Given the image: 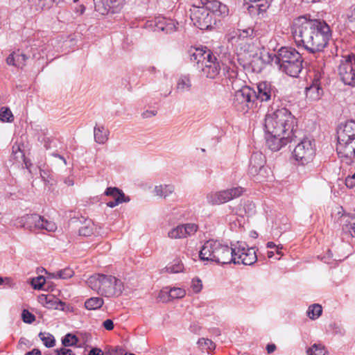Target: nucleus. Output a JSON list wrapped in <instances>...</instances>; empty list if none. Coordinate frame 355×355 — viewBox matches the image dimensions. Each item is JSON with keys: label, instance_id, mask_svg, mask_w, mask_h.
<instances>
[{"label": "nucleus", "instance_id": "obj_31", "mask_svg": "<svg viewBox=\"0 0 355 355\" xmlns=\"http://www.w3.org/2000/svg\"><path fill=\"white\" fill-rule=\"evenodd\" d=\"M220 67L219 63L213 64V65L204 66L202 68L203 75L209 78H215L220 72Z\"/></svg>", "mask_w": 355, "mask_h": 355}, {"label": "nucleus", "instance_id": "obj_59", "mask_svg": "<svg viewBox=\"0 0 355 355\" xmlns=\"http://www.w3.org/2000/svg\"><path fill=\"white\" fill-rule=\"evenodd\" d=\"M104 328L107 330H112L114 328V323L112 320L107 319L103 322Z\"/></svg>", "mask_w": 355, "mask_h": 355}, {"label": "nucleus", "instance_id": "obj_8", "mask_svg": "<svg viewBox=\"0 0 355 355\" xmlns=\"http://www.w3.org/2000/svg\"><path fill=\"white\" fill-rule=\"evenodd\" d=\"M315 155L314 141L303 139L295 148L293 155L295 159L302 165L311 162Z\"/></svg>", "mask_w": 355, "mask_h": 355}, {"label": "nucleus", "instance_id": "obj_3", "mask_svg": "<svg viewBox=\"0 0 355 355\" xmlns=\"http://www.w3.org/2000/svg\"><path fill=\"white\" fill-rule=\"evenodd\" d=\"M234 245L229 247L217 240L207 241L200 250L199 257L203 261H210L222 265L231 263Z\"/></svg>", "mask_w": 355, "mask_h": 355}, {"label": "nucleus", "instance_id": "obj_16", "mask_svg": "<svg viewBox=\"0 0 355 355\" xmlns=\"http://www.w3.org/2000/svg\"><path fill=\"white\" fill-rule=\"evenodd\" d=\"M257 91H254V99L257 98L261 102H268L276 97L277 89L271 83L263 81L258 83Z\"/></svg>", "mask_w": 355, "mask_h": 355}, {"label": "nucleus", "instance_id": "obj_20", "mask_svg": "<svg viewBox=\"0 0 355 355\" xmlns=\"http://www.w3.org/2000/svg\"><path fill=\"white\" fill-rule=\"evenodd\" d=\"M178 24V23L174 20L163 17H159L155 20L156 30L165 32L166 33H171L175 31Z\"/></svg>", "mask_w": 355, "mask_h": 355}, {"label": "nucleus", "instance_id": "obj_23", "mask_svg": "<svg viewBox=\"0 0 355 355\" xmlns=\"http://www.w3.org/2000/svg\"><path fill=\"white\" fill-rule=\"evenodd\" d=\"M40 301L42 303H44V306L48 309H64V303L58 300L57 299H54L53 296L42 295L40 296Z\"/></svg>", "mask_w": 355, "mask_h": 355}, {"label": "nucleus", "instance_id": "obj_62", "mask_svg": "<svg viewBox=\"0 0 355 355\" xmlns=\"http://www.w3.org/2000/svg\"><path fill=\"white\" fill-rule=\"evenodd\" d=\"M347 229L349 232L350 234L353 237H355V221L350 223L348 225H347Z\"/></svg>", "mask_w": 355, "mask_h": 355}, {"label": "nucleus", "instance_id": "obj_39", "mask_svg": "<svg viewBox=\"0 0 355 355\" xmlns=\"http://www.w3.org/2000/svg\"><path fill=\"white\" fill-rule=\"evenodd\" d=\"M79 340L76 336L67 334L62 340V343L64 347L75 346L78 343Z\"/></svg>", "mask_w": 355, "mask_h": 355}, {"label": "nucleus", "instance_id": "obj_35", "mask_svg": "<svg viewBox=\"0 0 355 355\" xmlns=\"http://www.w3.org/2000/svg\"><path fill=\"white\" fill-rule=\"evenodd\" d=\"M322 313V308L318 304H313L309 306L307 311V315L310 319L315 320L320 317Z\"/></svg>", "mask_w": 355, "mask_h": 355}, {"label": "nucleus", "instance_id": "obj_52", "mask_svg": "<svg viewBox=\"0 0 355 355\" xmlns=\"http://www.w3.org/2000/svg\"><path fill=\"white\" fill-rule=\"evenodd\" d=\"M191 288L195 293H199L202 288V282L199 279H193L191 282Z\"/></svg>", "mask_w": 355, "mask_h": 355}, {"label": "nucleus", "instance_id": "obj_19", "mask_svg": "<svg viewBox=\"0 0 355 355\" xmlns=\"http://www.w3.org/2000/svg\"><path fill=\"white\" fill-rule=\"evenodd\" d=\"M185 295L186 291L182 288L166 287L160 291L158 297L163 302H168L175 299L182 298Z\"/></svg>", "mask_w": 355, "mask_h": 355}, {"label": "nucleus", "instance_id": "obj_58", "mask_svg": "<svg viewBox=\"0 0 355 355\" xmlns=\"http://www.w3.org/2000/svg\"><path fill=\"white\" fill-rule=\"evenodd\" d=\"M16 52H13L12 53L10 54L8 57L6 58V63L8 65H12L15 67L16 64Z\"/></svg>", "mask_w": 355, "mask_h": 355}, {"label": "nucleus", "instance_id": "obj_18", "mask_svg": "<svg viewBox=\"0 0 355 355\" xmlns=\"http://www.w3.org/2000/svg\"><path fill=\"white\" fill-rule=\"evenodd\" d=\"M202 4L211 14H213L214 17L215 16L224 17L228 15L229 9L227 6L218 0H205Z\"/></svg>", "mask_w": 355, "mask_h": 355}, {"label": "nucleus", "instance_id": "obj_26", "mask_svg": "<svg viewBox=\"0 0 355 355\" xmlns=\"http://www.w3.org/2000/svg\"><path fill=\"white\" fill-rule=\"evenodd\" d=\"M271 0H259L251 3L249 6V10L253 12V10H256L258 15L263 14L266 12L270 5Z\"/></svg>", "mask_w": 355, "mask_h": 355}, {"label": "nucleus", "instance_id": "obj_9", "mask_svg": "<svg viewBox=\"0 0 355 355\" xmlns=\"http://www.w3.org/2000/svg\"><path fill=\"white\" fill-rule=\"evenodd\" d=\"M190 17L193 24L201 30L209 29L215 24L216 19L206 8L203 6H193L190 9Z\"/></svg>", "mask_w": 355, "mask_h": 355}, {"label": "nucleus", "instance_id": "obj_13", "mask_svg": "<svg viewBox=\"0 0 355 355\" xmlns=\"http://www.w3.org/2000/svg\"><path fill=\"white\" fill-rule=\"evenodd\" d=\"M101 281V295L110 297L119 296L121 294L123 285L120 279L112 275H103Z\"/></svg>", "mask_w": 355, "mask_h": 355}, {"label": "nucleus", "instance_id": "obj_53", "mask_svg": "<svg viewBox=\"0 0 355 355\" xmlns=\"http://www.w3.org/2000/svg\"><path fill=\"white\" fill-rule=\"evenodd\" d=\"M346 18L349 22L355 21V3L347 10Z\"/></svg>", "mask_w": 355, "mask_h": 355}, {"label": "nucleus", "instance_id": "obj_36", "mask_svg": "<svg viewBox=\"0 0 355 355\" xmlns=\"http://www.w3.org/2000/svg\"><path fill=\"white\" fill-rule=\"evenodd\" d=\"M105 195L112 196L114 200L118 197L121 199H130L129 197L125 196L124 193L116 187H108L105 191Z\"/></svg>", "mask_w": 355, "mask_h": 355}, {"label": "nucleus", "instance_id": "obj_55", "mask_svg": "<svg viewBox=\"0 0 355 355\" xmlns=\"http://www.w3.org/2000/svg\"><path fill=\"white\" fill-rule=\"evenodd\" d=\"M130 199H121L119 197L107 202V206L113 208L122 202H129Z\"/></svg>", "mask_w": 355, "mask_h": 355}, {"label": "nucleus", "instance_id": "obj_7", "mask_svg": "<svg viewBox=\"0 0 355 355\" xmlns=\"http://www.w3.org/2000/svg\"><path fill=\"white\" fill-rule=\"evenodd\" d=\"M254 90L249 87H243L235 92L232 98V105L241 112L245 113L253 106Z\"/></svg>", "mask_w": 355, "mask_h": 355}, {"label": "nucleus", "instance_id": "obj_32", "mask_svg": "<svg viewBox=\"0 0 355 355\" xmlns=\"http://www.w3.org/2000/svg\"><path fill=\"white\" fill-rule=\"evenodd\" d=\"M103 303V300L101 297H94L85 301V307L88 310H96L100 309Z\"/></svg>", "mask_w": 355, "mask_h": 355}, {"label": "nucleus", "instance_id": "obj_51", "mask_svg": "<svg viewBox=\"0 0 355 355\" xmlns=\"http://www.w3.org/2000/svg\"><path fill=\"white\" fill-rule=\"evenodd\" d=\"M198 344H199L200 346H205L209 349H211L215 347L214 343L208 338H200L198 341Z\"/></svg>", "mask_w": 355, "mask_h": 355}, {"label": "nucleus", "instance_id": "obj_47", "mask_svg": "<svg viewBox=\"0 0 355 355\" xmlns=\"http://www.w3.org/2000/svg\"><path fill=\"white\" fill-rule=\"evenodd\" d=\"M184 266L182 263L177 261L171 266H168L166 268V271L169 273H177L183 270Z\"/></svg>", "mask_w": 355, "mask_h": 355}, {"label": "nucleus", "instance_id": "obj_24", "mask_svg": "<svg viewBox=\"0 0 355 355\" xmlns=\"http://www.w3.org/2000/svg\"><path fill=\"white\" fill-rule=\"evenodd\" d=\"M109 131L103 125H96L94 128V140L100 144H105L108 139Z\"/></svg>", "mask_w": 355, "mask_h": 355}, {"label": "nucleus", "instance_id": "obj_50", "mask_svg": "<svg viewBox=\"0 0 355 355\" xmlns=\"http://www.w3.org/2000/svg\"><path fill=\"white\" fill-rule=\"evenodd\" d=\"M29 1L38 8L43 9L44 7L51 6V0H29Z\"/></svg>", "mask_w": 355, "mask_h": 355}, {"label": "nucleus", "instance_id": "obj_12", "mask_svg": "<svg viewBox=\"0 0 355 355\" xmlns=\"http://www.w3.org/2000/svg\"><path fill=\"white\" fill-rule=\"evenodd\" d=\"M340 80L347 85L355 87V55H348L341 60L338 67Z\"/></svg>", "mask_w": 355, "mask_h": 355}, {"label": "nucleus", "instance_id": "obj_21", "mask_svg": "<svg viewBox=\"0 0 355 355\" xmlns=\"http://www.w3.org/2000/svg\"><path fill=\"white\" fill-rule=\"evenodd\" d=\"M337 141L355 135V121L350 120L341 124L337 129Z\"/></svg>", "mask_w": 355, "mask_h": 355}, {"label": "nucleus", "instance_id": "obj_64", "mask_svg": "<svg viewBox=\"0 0 355 355\" xmlns=\"http://www.w3.org/2000/svg\"><path fill=\"white\" fill-rule=\"evenodd\" d=\"M276 349V345L275 344H268L266 346V350L268 354L274 352Z\"/></svg>", "mask_w": 355, "mask_h": 355}, {"label": "nucleus", "instance_id": "obj_4", "mask_svg": "<svg viewBox=\"0 0 355 355\" xmlns=\"http://www.w3.org/2000/svg\"><path fill=\"white\" fill-rule=\"evenodd\" d=\"M324 21L300 16L295 19L292 26V35L296 45L304 49L306 43L311 40L316 30L321 28Z\"/></svg>", "mask_w": 355, "mask_h": 355}, {"label": "nucleus", "instance_id": "obj_30", "mask_svg": "<svg viewBox=\"0 0 355 355\" xmlns=\"http://www.w3.org/2000/svg\"><path fill=\"white\" fill-rule=\"evenodd\" d=\"M103 275L97 274L95 275L90 276L87 280V284L92 290L97 291L98 293L101 294V277Z\"/></svg>", "mask_w": 355, "mask_h": 355}, {"label": "nucleus", "instance_id": "obj_1", "mask_svg": "<svg viewBox=\"0 0 355 355\" xmlns=\"http://www.w3.org/2000/svg\"><path fill=\"white\" fill-rule=\"evenodd\" d=\"M296 119L286 107L271 106L265 117L266 133L286 134L295 136Z\"/></svg>", "mask_w": 355, "mask_h": 355}, {"label": "nucleus", "instance_id": "obj_10", "mask_svg": "<svg viewBox=\"0 0 355 355\" xmlns=\"http://www.w3.org/2000/svg\"><path fill=\"white\" fill-rule=\"evenodd\" d=\"M233 250L232 263L234 264L251 266L257 260L254 248H246L245 243L238 242L234 245Z\"/></svg>", "mask_w": 355, "mask_h": 355}, {"label": "nucleus", "instance_id": "obj_15", "mask_svg": "<svg viewBox=\"0 0 355 355\" xmlns=\"http://www.w3.org/2000/svg\"><path fill=\"white\" fill-rule=\"evenodd\" d=\"M293 137L291 132L286 134L266 133V144L272 151H278L283 146L293 140Z\"/></svg>", "mask_w": 355, "mask_h": 355}, {"label": "nucleus", "instance_id": "obj_41", "mask_svg": "<svg viewBox=\"0 0 355 355\" xmlns=\"http://www.w3.org/2000/svg\"><path fill=\"white\" fill-rule=\"evenodd\" d=\"M236 34L239 39L242 40L249 37L251 38L255 35L254 29L250 27L242 30H238Z\"/></svg>", "mask_w": 355, "mask_h": 355}, {"label": "nucleus", "instance_id": "obj_42", "mask_svg": "<svg viewBox=\"0 0 355 355\" xmlns=\"http://www.w3.org/2000/svg\"><path fill=\"white\" fill-rule=\"evenodd\" d=\"M40 219V215L33 214H26V229L32 230L35 227V220Z\"/></svg>", "mask_w": 355, "mask_h": 355}, {"label": "nucleus", "instance_id": "obj_40", "mask_svg": "<svg viewBox=\"0 0 355 355\" xmlns=\"http://www.w3.org/2000/svg\"><path fill=\"white\" fill-rule=\"evenodd\" d=\"M14 119L10 110L8 107H2L0 110V121L3 122H12Z\"/></svg>", "mask_w": 355, "mask_h": 355}, {"label": "nucleus", "instance_id": "obj_60", "mask_svg": "<svg viewBox=\"0 0 355 355\" xmlns=\"http://www.w3.org/2000/svg\"><path fill=\"white\" fill-rule=\"evenodd\" d=\"M88 355H104V354L101 349L94 347L89 352Z\"/></svg>", "mask_w": 355, "mask_h": 355}, {"label": "nucleus", "instance_id": "obj_6", "mask_svg": "<svg viewBox=\"0 0 355 355\" xmlns=\"http://www.w3.org/2000/svg\"><path fill=\"white\" fill-rule=\"evenodd\" d=\"M336 151L342 162L355 166V135L338 141Z\"/></svg>", "mask_w": 355, "mask_h": 355}, {"label": "nucleus", "instance_id": "obj_34", "mask_svg": "<svg viewBox=\"0 0 355 355\" xmlns=\"http://www.w3.org/2000/svg\"><path fill=\"white\" fill-rule=\"evenodd\" d=\"M94 224L91 220H86L79 228V234L83 236H89L94 232Z\"/></svg>", "mask_w": 355, "mask_h": 355}, {"label": "nucleus", "instance_id": "obj_25", "mask_svg": "<svg viewBox=\"0 0 355 355\" xmlns=\"http://www.w3.org/2000/svg\"><path fill=\"white\" fill-rule=\"evenodd\" d=\"M192 83L191 78L187 75L181 76L177 82L176 90L180 93L189 92L191 89Z\"/></svg>", "mask_w": 355, "mask_h": 355}, {"label": "nucleus", "instance_id": "obj_22", "mask_svg": "<svg viewBox=\"0 0 355 355\" xmlns=\"http://www.w3.org/2000/svg\"><path fill=\"white\" fill-rule=\"evenodd\" d=\"M208 50L207 48H191L189 51L190 60L192 62L197 64L198 67H200V64L203 66Z\"/></svg>", "mask_w": 355, "mask_h": 355}, {"label": "nucleus", "instance_id": "obj_48", "mask_svg": "<svg viewBox=\"0 0 355 355\" xmlns=\"http://www.w3.org/2000/svg\"><path fill=\"white\" fill-rule=\"evenodd\" d=\"M22 320L27 324H31L35 320V316L26 309H24L21 313Z\"/></svg>", "mask_w": 355, "mask_h": 355}, {"label": "nucleus", "instance_id": "obj_43", "mask_svg": "<svg viewBox=\"0 0 355 355\" xmlns=\"http://www.w3.org/2000/svg\"><path fill=\"white\" fill-rule=\"evenodd\" d=\"M320 87L319 86L313 83L309 87L306 88V95L310 96L313 98H318L320 96L319 94Z\"/></svg>", "mask_w": 355, "mask_h": 355}, {"label": "nucleus", "instance_id": "obj_28", "mask_svg": "<svg viewBox=\"0 0 355 355\" xmlns=\"http://www.w3.org/2000/svg\"><path fill=\"white\" fill-rule=\"evenodd\" d=\"M175 187L172 184H161L155 186L154 189L155 194L162 198H166L173 193Z\"/></svg>", "mask_w": 355, "mask_h": 355}, {"label": "nucleus", "instance_id": "obj_29", "mask_svg": "<svg viewBox=\"0 0 355 355\" xmlns=\"http://www.w3.org/2000/svg\"><path fill=\"white\" fill-rule=\"evenodd\" d=\"M35 223L36 224L35 229L46 230L49 232H53L56 229V225L55 223L45 220L44 217L41 216H40L39 220H35Z\"/></svg>", "mask_w": 355, "mask_h": 355}, {"label": "nucleus", "instance_id": "obj_44", "mask_svg": "<svg viewBox=\"0 0 355 355\" xmlns=\"http://www.w3.org/2000/svg\"><path fill=\"white\" fill-rule=\"evenodd\" d=\"M108 1L111 7L112 13L120 11L125 3V0H108Z\"/></svg>", "mask_w": 355, "mask_h": 355}, {"label": "nucleus", "instance_id": "obj_56", "mask_svg": "<svg viewBox=\"0 0 355 355\" xmlns=\"http://www.w3.org/2000/svg\"><path fill=\"white\" fill-rule=\"evenodd\" d=\"M57 355H76V354L70 349L62 347L60 349H56Z\"/></svg>", "mask_w": 355, "mask_h": 355}, {"label": "nucleus", "instance_id": "obj_5", "mask_svg": "<svg viewBox=\"0 0 355 355\" xmlns=\"http://www.w3.org/2000/svg\"><path fill=\"white\" fill-rule=\"evenodd\" d=\"M331 37V32L329 25L324 21L321 28L316 30L311 37V41L306 43L304 47L308 52L315 53L322 51L327 45Z\"/></svg>", "mask_w": 355, "mask_h": 355}, {"label": "nucleus", "instance_id": "obj_38", "mask_svg": "<svg viewBox=\"0 0 355 355\" xmlns=\"http://www.w3.org/2000/svg\"><path fill=\"white\" fill-rule=\"evenodd\" d=\"M74 274L73 270L70 268H66L63 270H59L57 272L53 273L52 277L59 279H69L71 278Z\"/></svg>", "mask_w": 355, "mask_h": 355}, {"label": "nucleus", "instance_id": "obj_57", "mask_svg": "<svg viewBox=\"0 0 355 355\" xmlns=\"http://www.w3.org/2000/svg\"><path fill=\"white\" fill-rule=\"evenodd\" d=\"M345 184L349 188L355 187V173L352 175H349L345 179Z\"/></svg>", "mask_w": 355, "mask_h": 355}, {"label": "nucleus", "instance_id": "obj_45", "mask_svg": "<svg viewBox=\"0 0 355 355\" xmlns=\"http://www.w3.org/2000/svg\"><path fill=\"white\" fill-rule=\"evenodd\" d=\"M45 278L43 276H39L32 279L31 284L34 289L41 290L45 284Z\"/></svg>", "mask_w": 355, "mask_h": 355}, {"label": "nucleus", "instance_id": "obj_37", "mask_svg": "<svg viewBox=\"0 0 355 355\" xmlns=\"http://www.w3.org/2000/svg\"><path fill=\"white\" fill-rule=\"evenodd\" d=\"M39 337L46 347H53L55 344L53 336L49 333L40 332Z\"/></svg>", "mask_w": 355, "mask_h": 355}, {"label": "nucleus", "instance_id": "obj_27", "mask_svg": "<svg viewBox=\"0 0 355 355\" xmlns=\"http://www.w3.org/2000/svg\"><path fill=\"white\" fill-rule=\"evenodd\" d=\"M94 10L101 15H107L112 12L111 7L108 0H93Z\"/></svg>", "mask_w": 355, "mask_h": 355}, {"label": "nucleus", "instance_id": "obj_17", "mask_svg": "<svg viewBox=\"0 0 355 355\" xmlns=\"http://www.w3.org/2000/svg\"><path fill=\"white\" fill-rule=\"evenodd\" d=\"M198 229V226L195 223L180 225L171 230L168 236L173 239H184L194 235Z\"/></svg>", "mask_w": 355, "mask_h": 355}, {"label": "nucleus", "instance_id": "obj_49", "mask_svg": "<svg viewBox=\"0 0 355 355\" xmlns=\"http://www.w3.org/2000/svg\"><path fill=\"white\" fill-rule=\"evenodd\" d=\"M27 59V56L24 53L16 52V64L15 67L18 68H22L25 65V62Z\"/></svg>", "mask_w": 355, "mask_h": 355}, {"label": "nucleus", "instance_id": "obj_63", "mask_svg": "<svg viewBox=\"0 0 355 355\" xmlns=\"http://www.w3.org/2000/svg\"><path fill=\"white\" fill-rule=\"evenodd\" d=\"M156 114H157V111L146 110L142 114V116L144 118H150V117L155 116Z\"/></svg>", "mask_w": 355, "mask_h": 355}, {"label": "nucleus", "instance_id": "obj_54", "mask_svg": "<svg viewBox=\"0 0 355 355\" xmlns=\"http://www.w3.org/2000/svg\"><path fill=\"white\" fill-rule=\"evenodd\" d=\"M26 215L19 217L15 220L14 225L17 227H23L26 229Z\"/></svg>", "mask_w": 355, "mask_h": 355}, {"label": "nucleus", "instance_id": "obj_2", "mask_svg": "<svg viewBox=\"0 0 355 355\" xmlns=\"http://www.w3.org/2000/svg\"><path fill=\"white\" fill-rule=\"evenodd\" d=\"M269 57L272 64L291 77H297L302 69V55L293 48L282 47L277 54Z\"/></svg>", "mask_w": 355, "mask_h": 355}, {"label": "nucleus", "instance_id": "obj_61", "mask_svg": "<svg viewBox=\"0 0 355 355\" xmlns=\"http://www.w3.org/2000/svg\"><path fill=\"white\" fill-rule=\"evenodd\" d=\"M12 153L14 154L15 157H18V156H17L18 153L20 154L21 157H24V154H23L22 151L20 150L19 145L15 144L12 146Z\"/></svg>", "mask_w": 355, "mask_h": 355}, {"label": "nucleus", "instance_id": "obj_11", "mask_svg": "<svg viewBox=\"0 0 355 355\" xmlns=\"http://www.w3.org/2000/svg\"><path fill=\"white\" fill-rule=\"evenodd\" d=\"M243 192L244 189L241 187L213 191L207 195V200L212 205H221L240 197Z\"/></svg>", "mask_w": 355, "mask_h": 355}, {"label": "nucleus", "instance_id": "obj_46", "mask_svg": "<svg viewBox=\"0 0 355 355\" xmlns=\"http://www.w3.org/2000/svg\"><path fill=\"white\" fill-rule=\"evenodd\" d=\"M217 58L210 50H208L207 55H206L205 60L204 61L203 66L200 64V68H202L204 66L213 65V64H218Z\"/></svg>", "mask_w": 355, "mask_h": 355}, {"label": "nucleus", "instance_id": "obj_33", "mask_svg": "<svg viewBox=\"0 0 355 355\" xmlns=\"http://www.w3.org/2000/svg\"><path fill=\"white\" fill-rule=\"evenodd\" d=\"M327 354L325 347L320 343H315L306 349L307 355H327Z\"/></svg>", "mask_w": 355, "mask_h": 355}, {"label": "nucleus", "instance_id": "obj_14", "mask_svg": "<svg viewBox=\"0 0 355 355\" xmlns=\"http://www.w3.org/2000/svg\"><path fill=\"white\" fill-rule=\"evenodd\" d=\"M265 157L261 153L257 152L252 155L249 173L259 182L264 181L266 178L267 168L265 167Z\"/></svg>", "mask_w": 355, "mask_h": 355}]
</instances>
